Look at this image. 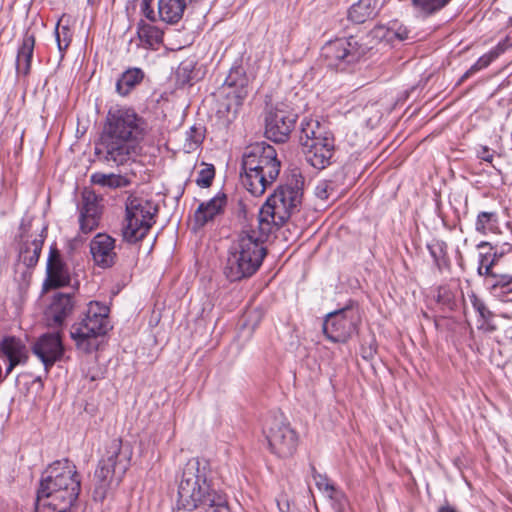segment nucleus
Segmentation results:
<instances>
[{
	"mask_svg": "<svg viewBox=\"0 0 512 512\" xmlns=\"http://www.w3.org/2000/svg\"><path fill=\"white\" fill-rule=\"evenodd\" d=\"M81 489L76 466L68 459L52 463L44 472L37 491L36 512H71Z\"/></svg>",
	"mask_w": 512,
	"mask_h": 512,
	"instance_id": "nucleus-1",
	"label": "nucleus"
},
{
	"mask_svg": "<svg viewBox=\"0 0 512 512\" xmlns=\"http://www.w3.org/2000/svg\"><path fill=\"white\" fill-rule=\"evenodd\" d=\"M141 133L139 118L128 108L111 109L95 154L106 162L122 165L135 153L136 141Z\"/></svg>",
	"mask_w": 512,
	"mask_h": 512,
	"instance_id": "nucleus-2",
	"label": "nucleus"
},
{
	"mask_svg": "<svg viewBox=\"0 0 512 512\" xmlns=\"http://www.w3.org/2000/svg\"><path fill=\"white\" fill-rule=\"evenodd\" d=\"M272 233L257 229L243 230L231 243L224 262L223 273L230 282L251 278L267 255L265 242Z\"/></svg>",
	"mask_w": 512,
	"mask_h": 512,
	"instance_id": "nucleus-3",
	"label": "nucleus"
},
{
	"mask_svg": "<svg viewBox=\"0 0 512 512\" xmlns=\"http://www.w3.org/2000/svg\"><path fill=\"white\" fill-rule=\"evenodd\" d=\"M242 185L253 195L261 196L278 177L280 161L275 148L265 142L246 148L242 156Z\"/></svg>",
	"mask_w": 512,
	"mask_h": 512,
	"instance_id": "nucleus-4",
	"label": "nucleus"
},
{
	"mask_svg": "<svg viewBox=\"0 0 512 512\" xmlns=\"http://www.w3.org/2000/svg\"><path fill=\"white\" fill-rule=\"evenodd\" d=\"M178 509L195 511L205 498L216 489L213 487L212 469L208 460L191 458L176 475Z\"/></svg>",
	"mask_w": 512,
	"mask_h": 512,
	"instance_id": "nucleus-5",
	"label": "nucleus"
},
{
	"mask_svg": "<svg viewBox=\"0 0 512 512\" xmlns=\"http://www.w3.org/2000/svg\"><path fill=\"white\" fill-rule=\"evenodd\" d=\"M302 184L300 176H293L267 199L258 215V224L264 233H274L293 213L298 211L303 197Z\"/></svg>",
	"mask_w": 512,
	"mask_h": 512,
	"instance_id": "nucleus-6",
	"label": "nucleus"
},
{
	"mask_svg": "<svg viewBox=\"0 0 512 512\" xmlns=\"http://www.w3.org/2000/svg\"><path fill=\"white\" fill-rule=\"evenodd\" d=\"M129 465L130 453L122 450V440L114 438L107 442L94 472V500L102 502L111 490L118 487Z\"/></svg>",
	"mask_w": 512,
	"mask_h": 512,
	"instance_id": "nucleus-7",
	"label": "nucleus"
},
{
	"mask_svg": "<svg viewBox=\"0 0 512 512\" xmlns=\"http://www.w3.org/2000/svg\"><path fill=\"white\" fill-rule=\"evenodd\" d=\"M109 308L97 301H91L83 318L75 322L70 329V336L76 347L91 353L98 347V337L108 330Z\"/></svg>",
	"mask_w": 512,
	"mask_h": 512,
	"instance_id": "nucleus-8",
	"label": "nucleus"
},
{
	"mask_svg": "<svg viewBox=\"0 0 512 512\" xmlns=\"http://www.w3.org/2000/svg\"><path fill=\"white\" fill-rule=\"evenodd\" d=\"M158 205L148 200L133 199L126 204V217L122 227L124 240L136 243L142 240L156 223Z\"/></svg>",
	"mask_w": 512,
	"mask_h": 512,
	"instance_id": "nucleus-9",
	"label": "nucleus"
},
{
	"mask_svg": "<svg viewBox=\"0 0 512 512\" xmlns=\"http://www.w3.org/2000/svg\"><path fill=\"white\" fill-rule=\"evenodd\" d=\"M360 324L359 307L350 301L345 307L326 315L322 330L329 341L346 343L358 332Z\"/></svg>",
	"mask_w": 512,
	"mask_h": 512,
	"instance_id": "nucleus-10",
	"label": "nucleus"
},
{
	"mask_svg": "<svg viewBox=\"0 0 512 512\" xmlns=\"http://www.w3.org/2000/svg\"><path fill=\"white\" fill-rule=\"evenodd\" d=\"M370 48L369 44L360 43L356 37L351 36L329 41L322 47L321 54L328 67L345 70L358 62Z\"/></svg>",
	"mask_w": 512,
	"mask_h": 512,
	"instance_id": "nucleus-11",
	"label": "nucleus"
},
{
	"mask_svg": "<svg viewBox=\"0 0 512 512\" xmlns=\"http://www.w3.org/2000/svg\"><path fill=\"white\" fill-rule=\"evenodd\" d=\"M298 115L286 103L269 107L265 116V135L274 142H285L293 130Z\"/></svg>",
	"mask_w": 512,
	"mask_h": 512,
	"instance_id": "nucleus-12",
	"label": "nucleus"
},
{
	"mask_svg": "<svg viewBox=\"0 0 512 512\" xmlns=\"http://www.w3.org/2000/svg\"><path fill=\"white\" fill-rule=\"evenodd\" d=\"M272 453L280 458H288L294 454L298 445L296 432L279 420H275L266 435Z\"/></svg>",
	"mask_w": 512,
	"mask_h": 512,
	"instance_id": "nucleus-13",
	"label": "nucleus"
},
{
	"mask_svg": "<svg viewBox=\"0 0 512 512\" xmlns=\"http://www.w3.org/2000/svg\"><path fill=\"white\" fill-rule=\"evenodd\" d=\"M70 281L71 277L68 265L56 245H52L49 249L43 289L49 291L65 287L70 284Z\"/></svg>",
	"mask_w": 512,
	"mask_h": 512,
	"instance_id": "nucleus-14",
	"label": "nucleus"
},
{
	"mask_svg": "<svg viewBox=\"0 0 512 512\" xmlns=\"http://www.w3.org/2000/svg\"><path fill=\"white\" fill-rule=\"evenodd\" d=\"M33 353L41 360L46 370L51 368L64 354L60 334L46 333L39 337L33 346Z\"/></svg>",
	"mask_w": 512,
	"mask_h": 512,
	"instance_id": "nucleus-15",
	"label": "nucleus"
},
{
	"mask_svg": "<svg viewBox=\"0 0 512 512\" xmlns=\"http://www.w3.org/2000/svg\"><path fill=\"white\" fill-rule=\"evenodd\" d=\"M100 198L93 190L85 188L82 192V207L80 209V231L89 234L98 227L101 216Z\"/></svg>",
	"mask_w": 512,
	"mask_h": 512,
	"instance_id": "nucleus-16",
	"label": "nucleus"
},
{
	"mask_svg": "<svg viewBox=\"0 0 512 512\" xmlns=\"http://www.w3.org/2000/svg\"><path fill=\"white\" fill-rule=\"evenodd\" d=\"M307 162L316 169H324L329 166L335 154V139L331 135L324 137L319 142L306 145L302 149Z\"/></svg>",
	"mask_w": 512,
	"mask_h": 512,
	"instance_id": "nucleus-17",
	"label": "nucleus"
},
{
	"mask_svg": "<svg viewBox=\"0 0 512 512\" xmlns=\"http://www.w3.org/2000/svg\"><path fill=\"white\" fill-rule=\"evenodd\" d=\"M74 307L75 302L72 295L57 293L45 313L47 325L51 328L61 327L73 312Z\"/></svg>",
	"mask_w": 512,
	"mask_h": 512,
	"instance_id": "nucleus-18",
	"label": "nucleus"
},
{
	"mask_svg": "<svg viewBox=\"0 0 512 512\" xmlns=\"http://www.w3.org/2000/svg\"><path fill=\"white\" fill-rule=\"evenodd\" d=\"M114 247L115 241L112 237L107 234H97L90 243L94 262L102 268L111 267L116 257Z\"/></svg>",
	"mask_w": 512,
	"mask_h": 512,
	"instance_id": "nucleus-19",
	"label": "nucleus"
},
{
	"mask_svg": "<svg viewBox=\"0 0 512 512\" xmlns=\"http://www.w3.org/2000/svg\"><path fill=\"white\" fill-rule=\"evenodd\" d=\"M0 352L9 361L6 374H9L15 366L25 363L28 359L26 345L16 337L4 338L0 343Z\"/></svg>",
	"mask_w": 512,
	"mask_h": 512,
	"instance_id": "nucleus-20",
	"label": "nucleus"
},
{
	"mask_svg": "<svg viewBox=\"0 0 512 512\" xmlns=\"http://www.w3.org/2000/svg\"><path fill=\"white\" fill-rule=\"evenodd\" d=\"M333 135L326 125L313 118H304L300 124L299 142L303 148L306 145L319 142L324 137Z\"/></svg>",
	"mask_w": 512,
	"mask_h": 512,
	"instance_id": "nucleus-21",
	"label": "nucleus"
},
{
	"mask_svg": "<svg viewBox=\"0 0 512 512\" xmlns=\"http://www.w3.org/2000/svg\"><path fill=\"white\" fill-rule=\"evenodd\" d=\"M227 203L225 194H217L207 202L201 203L195 211L194 218L198 226H204L223 212Z\"/></svg>",
	"mask_w": 512,
	"mask_h": 512,
	"instance_id": "nucleus-22",
	"label": "nucleus"
},
{
	"mask_svg": "<svg viewBox=\"0 0 512 512\" xmlns=\"http://www.w3.org/2000/svg\"><path fill=\"white\" fill-rule=\"evenodd\" d=\"M46 232L47 228L44 227L41 233L32 241H23L19 252V260L27 268H33L38 263L44 240L46 238Z\"/></svg>",
	"mask_w": 512,
	"mask_h": 512,
	"instance_id": "nucleus-23",
	"label": "nucleus"
},
{
	"mask_svg": "<svg viewBox=\"0 0 512 512\" xmlns=\"http://www.w3.org/2000/svg\"><path fill=\"white\" fill-rule=\"evenodd\" d=\"M382 6L381 0H359L348 10V19L356 24H361L373 19Z\"/></svg>",
	"mask_w": 512,
	"mask_h": 512,
	"instance_id": "nucleus-24",
	"label": "nucleus"
},
{
	"mask_svg": "<svg viewBox=\"0 0 512 512\" xmlns=\"http://www.w3.org/2000/svg\"><path fill=\"white\" fill-rule=\"evenodd\" d=\"M477 248L481 250L479 252L478 274L480 276H486L490 281L498 274L494 271V267L496 266L500 256L497 255L494 248L488 242L479 243Z\"/></svg>",
	"mask_w": 512,
	"mask_h": 512,
	"instance_id": "nucleus-25",
	"label": "nucleus"
},
{
	"mask_svg": "<svg viewBox=\"0 0 512 512\" xmlns=\"http://www.w3.org/2000/svg\"><path fill=\"white\" fill-rule=\"evenodd\" d=\"M35 46V35L26 31L22 44L18 49L16 58V70L18 74L28 75L31 69V60Z\"/></svg>",
	"mask_w": 512,
	"mask_h": 512,
	"instance_id": "nucleus-26",
	"label": "nucleus"
},
{
	"mask_svg": "<svg viewBox=\"0 0 512 512\" xmlns=\"http://www.w3.org/2000/svg\"><path fill=\"white\" fill-rule=\"evenodd\" d=\"M206 129L201 124H194L191 126L186 132L184 141L182 144V149L185 153H192L197 151L204 139H205Z\"/></svg>",
	"mask_w": 512,
	"mask_h": 512,
	"instance_id": "nucleus-27",
	"label": "nucleus"
},
{
	"mask_svg": "<svg viewBox=\"0 0 512 512\" xmlns=\"http://www.w3.org/2000/svg\"><path fill=\"white\" fill-rule=\"evenodd\" d=\"M144 77L139 68H131L126 70L116 83V91L122 95H127L136 85H138Z\"/></svg>",
	"mask_w": 512,
	"mask_h": 512,
	"instance_id": "nucleus-28",
	"label": "nucleus"
},
{
	"mask_svg": "<svg viewBox=\"0 0 512 512\" xmlns=\"http://www.w3.org/2000/svg\"><path fill=\"white\" fill-rule=\"evenodd\" d=\"M196 510L198 512H230L225 495L217 490L201 501Z\"/></svg>",
	"mask_w": 512,
	"mask_h": 512,
	"instance_id": "nucleus-29",
	"label": "nucleus"
},
{
	"mask_svg": "<svg viewBox=\"0 0 512 512\" xmlns=\"http://www.w3.org/2000/svg\"><path fill=\"white\" fill-rule=\"evenodd\" d=\"M427 249L439 271L449 268L450 263L447 255L446 242L443 240L433 239L427 244Z\"/></svg>",
	"mask_w": 512,
	"mask_h": 512,
	"instance_id": "nucleus-30",
	"label": "nucleus"
},
{
	"mask_svg": "<svg viewBox=\"0 0 512 512\" xmlns=\"http://www.w3.org/2000/svg\"><path fill=\"white\" fill-rule=\"evenodd\" d=\"M138 36L145 48L157 50L160 45V30L151 24L140 22Z\"/></svg>",
	"mask_w": 512,
	"mask_h": 512,
	"instance_id": "nucleus-31",
	"label": "nucleus"
},
{
	"mask_svg": "<svg viewBox=\"0 0 512 512\" xmlns=\"http://www.w3.org/2000/svg\"><path fill=\"white\" fill-rule=\"evenodd\" d=\"M186 7L185 0H162V21L175 23L179 21Z\"/></svg>",
	"mask_w": 512,
	"mask_h": 512,
	"instance_id": "nucleus-32",
	"label": "nucleus"
},
{
	"mask_svg": "<svg viewBox=\"0 0 512 512\" xmlns=\"http://www.w3.org/2000/svg\"><path fill=\"white\" fill-rule=\"evenodd\" d=\"M91 182L93 184L100 185L102 187H109V188H121V187H126L130 184V181L121 175L104 174V173L92 174Z\"/></svg>",
	"mask_w": 512,
	"mask_h": 512,
	"instance_id": "nucleus-33",
	"label": "nucleus"
},
{
	"mask_svg": "<svg viewBox=\"0 0 512 512\" xmlns=\"http://www.w3.org/2000/svg\"><path fill=\"white\" fill-rule=\"evenodd\" d=\"M468 299L482 320V324L479 328H484L486 325V330L493 331L495 327L489 324V321L493 318V313L487 308L484 301L480 299L473 291L468 293Z\"/></svg>",
	"mask_w": 512,
	"mask_h": 512,
	"instance_id": "nucleus-34",
	"label": "nucleus"
},
{
	"mask_svg": "<svg viewBox=\"0 0 512 512\" xmlns=\"http://www.w3.org/2000/svg\"><path fill=\"white\" fill-rule=\"evenodd\" d=\"M491 293L500 297L512 293V275L497 274L489 281Z\"/></svg>",
	"mask_w": 512,
	"mask_h": 512,
	"instance_id": "nucleus-35",
	"label": "nucleus"
},
{
	"mask_svg": "<svg viewBox=\"0 0 512 512\" xmlns=\"http://www.w3.org/2000/svg\"><path fill=\"white\" fill-rule=\"evenodd\" d=\"M225 84L238 89V96L242 93L246 94L245 88L248 84V79L245 76L244 70L241 67L232 68L225 80Z\"/></svg>",
	"mask_w": 512,
	"mask_h": 512,
	"instance_id": "nucleus-36",
	"label": "nucleus"
},
{
	"mask_svg": "<svg viewBox=\"0 0 512 512\" xmlns=\"http://www.w3.org/2000/svg\"><path fill=\"white\" fill-rule=\"evenodd\" d=\"M497 58L496 52H488L482 55L459 79L458 84L464 82L473 74L479 72L480 70L488 67L495 59Z\"/></svg>",
	"mask_w": 512,
	"mask_h": 512,
	"instance_id": "nucleus-37",
	"label": "nucleus"
},
{
	"mask_svg": "<svg viewBox=\"0 0 512 512\" xmlns=\"http://www.w3.org/2000/svg\"><path fill=\"white\" fill-rule=\"evenodd\" d=\"M497 224L496 212H480L475 223V230L483 235L488 231H492Z\"/></svg>",
	"mask_w": 512,
	"mask_h": 512,
	"instance_id": "nucleus-38",
	"label": "nucleus"
},
{
	"mask_svg": "<svg viewBox=\"0 0 512 512\" xmlns=\"http://www.w3.org/2000/svg\"><path fill=\"white\" fill-rule=\"evenodd\" d=\"M412 2L419 13L428 16L442 9L449 0H413Z\"/></svg>",
	"mask_w": 512,
	"mask_h": 512,
	"instance_id": "nucleus-39",
	"label": "nucleus"
},
{
	"mask_svg": "<svg viewBox=\"0 0 512 512\" xmlns=\"http://www.w3.org/2000/svg\"><path fill=\"white\" fill-rule=\"evenodd\" d=\"M201 169L198 171L196 184L201 188H208L211 186L215 177V167L213 164L202 162Z\"/></svg>",
	"mask_w": 512,
	"mask_h": 512,
	"instance_id": "nucleus-40",
	"label": "nucleus"
},
{
	"mask_svg": "<svg viewBox=\"0 0 512 512\" xmlns=\"http://www.w3.org/2000/svg\"><path fill=\"white\" fill-rule=\"evenodd\" d=\"M55 36L59 51L62 52L66 50L71 41L69 28L67 26H60L58 22L55 30Z\"/></svg>",
	"mask_w": 512,
	"mask_h": 512,
	"instance_id": "nucleus-41",
	"label": "nucleus"
},
{
	"mask_svg": "<svg viewBox=\"0 0 512 512\" xmlns=\"http://www.w3.org/2000/svg\"><path fill=\"white\" fill-rule=\"evenodd\" d=\"M332 501V507L335 512H346L348 500L345 494L337 488L327 496Z\"/></svg>",
	"mask_w": 512,
	"mask_h": 512,
	"instance_id": "nucleus-42",
	"label": "nucleus"
},
{
	"mask_svg": "<svg viewBox=\"0 0 512 512\" xmlns=\"http://www.w3.org/2000/svg\"><path fill=\"white\" fill-rule=\"evenodd\" d=\"M391 42L394 40L404 41L408 40L410 31L404 25L398 23L397 21L391 22Z\"/></svg>",
	"mask_w": 512,
	"mask_h": 512,
	"instance_id": "nucleus-43",
	"label": "nucleus"
},
{
	"mask_svg": "<svg viewBox=\"0 0 512 512\" xmlns=\"http://www.w3.org/2000/svg\"><path fill=\"white\" fill-rule=\"evenodd\" d=\"M369 36L376 41L382 42L385 41L387 43L391 42V29L390 26L378 25L375 26L371 31Z\"/></svg>",
	"mask_w": 512,
	"mask_h": 512,
	"instance_id": "nucleus-44",
	"label": "nucleus"
},
{
	"mask_svg": "<svg viewBox=\"0 0 512 512\" xmlns=\"http://www.w3.org/2000/svg\"><path fill=\"white\" fill-rule=\"evenodd\" d=\"M313 478L317 488L328 496L336 489V487L330 483L329 479L325 475H321L314 471Z\"/></svg>",
	"mask_w": 512,
	"mask_h": 512,
	"instance_id": "nucleus-45",
	"label": "nucleus"
},
{
	"mask_svg": "<svg viewBox=\"0 0 512 512\" xmlns=\"http://www.w3.org/2000/svg\"><path fill=\"white\" fill-rule=\"evenodd\" d=\"M512 46V37L510 35L506 36L504 40L499 42L495 48H493L490 52H496L497 58L504 53L509 47Z\"/></svg>",
	"mask_w": 512,
	"mask_h": 512,
	"instance_id": "nucleus-46",
	"label": "nucleus"
},
{
	"mask_svg": "<svg viewBox=\"0 0 512 512\" xmlns=\"http://www.w3.org/2000/svg\"><path fill=\"white\" fill-rule=\"evenodd\" d=\"M478 157L486 162H492L493 160V151H491L488 147L484 146L478 151Z\"/></svg>",
	"mask_w": 512,
	"mask_h": 512,
	"instance_id": "nucleus-47",
	"label": "nucleus"
},
{
	"mask_svg": "<svg viewBox=\"0 0 512 512\" xmlns=\"http://www.w3.org/2000/svg\"><path fill=\"white\" fill-rule=\"evenodd\" d=\"M376 353V348L374 345L370 344L369 346L361 347V355L365 360H370Z\"/></svg>",
	"mask_w": 512,
	"mask_h": 512,
	"instance_id": "nucleus-48",
	"label": "nucleus"
},
{
	"mask_svg": "<svg viewBox=\"0 0 512 512\" xmlns=\"http://www.w3.org/2000/svg\"><path fill=\"white\" fill-rule=\"evenodd\" d=\"M327 188H328L327 183L323 182V183L319 184V185L316 187V195H317L320 199H322V200L327 199V198H328Z\"/></svg>",
	"mask_w": 512,
	"mask_h": 512,
	"instance_id": "nucleus-49",
	"label": "nucleus"
},
{
	"mask_svg": "<svg viewBox=\"0 0 512 512\" xmlns=\"http://www.w3.org/2000/svg\"><path fill=\"white\" fill-rule=\"evenodd\" d=\"M143 15L151 22H156V15L151 7H148V10H142Z\"/></svg>",
	"mask_w": 512,
	"mask_h": 512,
	"instance_id": "nucleus-50",
	"label": "nucleus"
},
{
	"mask_svg": "<svg viewBox=\"0 0 512 512\" xmlns=\"http://www.w3.org/2000/svg\"><path fill=\"white\" fill-rule=\"evenodd\" d=\"M438 512H457V510L449 504H445L438 509Z\"/></svg>",
	"mask_w": 512,
	"mask_h": 512,
	"instance_id": "nucleus-51",
	"label": "nucleus"
},
{
	"mask_svg": "<svg viewBox=\"0 0 512 512\" xmlns=\"http://www.w3.org/2000/svg\"><path fill=\"white\" fill-rule=\"evenodd\" d=\"M153 0H142L141 10H148V7H151V3Z\"/></svg>",
	"mask_w": 512,
	"mask_h": 512,
	"instance_id": "nucleus-52",
	"label": "nucleus"
},
{
	"mask_svg": "<svg viewBox=\"0 0 512 512\" xmlns=\"http://www.w3.org/2000/svg\"><path fill=\"white\" fill-rule=\"evenodd\" d=\"M157 8H158V13H160V8H161L160 0L158 1Z\"/></svg>",
	"mask_w": 512,
	"mask_h": 512,
	"instance_id": "nucleus-53",
	"label": "nucleus"
},
{
	"mask_svg": "<svg viewBox=\"0 0 512 512\" xmlns=\"http://www.w3.org/2000/svg\"><path fill=\"white\" fill-rule=\"evenodd\" d=\"M20 238L23 240L24 239V232L20 234Z\"/></svg>",
	"mask_w": 512,
	"mask_h": 512,
	"instance_id": "nucleus-54",
	"label": "nucleus"
}]
</instances>
